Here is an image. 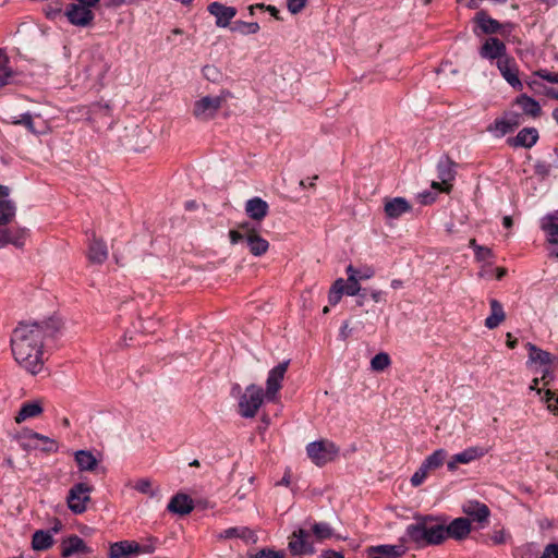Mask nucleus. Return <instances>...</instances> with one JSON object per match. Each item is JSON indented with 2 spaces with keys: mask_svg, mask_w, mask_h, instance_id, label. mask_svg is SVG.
<instances>
[{
  "mask_svg": "<svg viewBox=\"0 0 558 558\" xmlns=\"http://www.w3.org/2000/svg\"><path fill=\"white\" fill-rule=\"evenodd\" d=\"M61 328L58 319L41 323H21L13 330L11 349L16 363L32 375L44 367V338H54Z\"/></svg>",
  "mask_w": 558,
  "mask_h": 558,
  "instance_id": "1",
  "label": "nucleus"
},
{
  "mask_svg": "<svg viewBox=\"0 0 558 558\" xmlns=\"http://www.w3.org/2000/svg\"><path fill=\"white\" fill-rule=\"evenodd\" d=\"M444 524L433 515H420L408 525L405 536L417 547L440 545L444 542Z\"/></svg>",
  "mask_w": 558,
  "mask_h": 558,
  "instance_id": "2",
  "label": "nucleus"
},
{
  "mask_svg": "<svg viewBox=\"0 0 558 558\" xmlns=\"http://www.w3.org/2000/svg\"><path fill=\"white\" fill-rule=\"evenodd\" d=\"M265 398V392L262 387L254 384L247 386L239 400L240 415L245 418L254 417Z\"/></svg>",
  "mask_w": 558,
  "mask_h": 558,
  "instance_id": "3",
  "label": "nucleus"
},
{
  "mask_svg": "<svg viewBox=\"0 0 558 558\" xmlns=\"http://www.w3.org/2000/svg\"><path fill=\"white\" fill-rule=\"evenodd\" d=\"M230 95V92L222 90L219 96L201 98L194 104L193 116L199 121L213 119Z\"/></svg>",
  "mask_w": 558,
  "mask_h": 558,
  "instance_id": "4",
  "label": "nucleus"
},
{
  "mask_svg": "<svg viewBox=\"0 0 558 558\" xmlns=\"http://www.w3.org/2000/svg\"><path fill=\"white\" fill-rule=\"evenodd\" d=\"M306 453L314 464L323 466L335 460L339 453V448L332 441L322 439L310 442L306 446Z\"/></svg>",
  "mask_w": 558,
  "mask_h": 558,
  "instance_id": "5",
  "label": "nucleus"
},
{
  "mask_svg": "<svg viewBox=\"0 0 558 558\" xmlns=\"http://www.w3.org/2000/svg\"><path fill=\"white\" fill-rule=\"evenodd\" d=\"M92 490L93 487L86 483H77L73 485L66 497L69 509L75 514L85 512L87 504L90 501Z\"/></svg>",
  "mask_w": 558,
  "mask_h": 558,
  "instance_id": "6",
  "label": "nucleus"
},
{
  "mask_svg": "<svg viewBox=\"0 0 558 558\" xmlns=\"http://www.w3.org/2000/svg\"><path fill=\"white\" fill-rule=\"evenodd\" d=\"M457 163L448 156H442L437 163V173L440 182L433 181L432 187L444 193H449L452 189V182L456 179Z\"/></svg>",
  "mask_w": 558,
  "mask_h": 558,
  "instance_id": "7",
  "label": "nucleus"
},
{
  "mask_svg": "<svg viewBox=\"0 0 558 558\" xmlns=\"http://www.w3.org/2000/svg\"><path fill=\"white\" fill-rule=\"evenodd\" d=\"M290 360L283 361L279 363L277 366L271 368L268 373V377L266 380V391L265 397L268 401H275L277 398V393L282 387V381L287 369L289 367Z\"/></svg>",
  "mask_w": 558,
  "mask_h": 558,
  "instance_id": "8",
  "label": "nucleus"
},
{
  "mask_svg": "<svg viewBox=\"0 0 558 558\" xmlns=\"http://www.w3.org/2000/svg\"><path fill=\"white\" fill-rule=\"evenodd\" d=\"M478 53L481 58L489 60V61H500V59H504L508 57L507 53V47L502 40H500L497 37H488L484 40L483 45L481 46Z\"/></svg>",
  "mask_w": 558,
  "mask_h": 558,
  "instance_id": "9",
  "label": "nucleus"
},
{
  "mask_svg": "<svg viewBox=\"0 0 558 558\" xmlns=\"http://www.w3.org/2000/svg\"><path fill=\"white\" fill-rule=\"evenodd\" d=\"M64 15L72 25L78 27L89 26L95 17V14L90 9L77 3L69 4L65 9Z\"/></svg>",
  "mask_w": 558,
  "mask_h": 558,
  "instance_id": "10",
  "label": "nucleus"
},
{
  "mask_svg": "<svg viewBox=\"0 0 558 558\" xmlns=\"http://www.w3.org/2000/svg\"><path fill=\"white\" fill-rule=\"evenodd\" d=\"M496 66L510 86L518 90L523 88V84L519 78V68L513 57L508 56L500 59V61L496 62Z\"/></svg>",
  "mask_w": 558,
  "mask_h": 558,
  "instance_id": "11",
  "label": "nucleus"
},
{
  "mask_svg": "<svg viewBox=\"0 0 558 558\" xmlns=\"http://www.w3.org/2000/svg\"><path fill=\"white\" fill-rule=\"evenodd\" d=\"M308 533L303 529L294 531L289 537L288 547L290 553L294 556L313 555L315 547L308 542Z\"/></svg>",
  "mask_w": 558,
  "mask_h": 558,
  "instance_id": "12",
  "label": "nucleus"
},
{
  "mask_svg": "<svg viewBox=\"0 0 558 558\" xmlns=\"http://www.w3.org/2000/svg\"><path fill=\"white\" fill-rule=\"evenodd\" d=\"M463 513L473 522H476L484 527L488 523V519L490 517L489 508L477 500H466L462 505Z\"/></svg>",
  "mask_w": 558,
  "mask_h": 558,
  "instance_id": "13",
  "label": "nucleus"
},
{
  "mask_svg": "<svg viewBox=\"0 0 558 558\" xmlns=\"http://www.w3.org/2000/svg\"><path fill=\"white\" fill-rule=\"evenodd\" d=\"M444 541L447 537L454 539H464L471 532V521L468 518H457L452 520L447 526L444 525Z\"/></svg>",
  "mask_w": 558,
  "mask_h": 558,
  "instance_id": "14",
  "label": "nucleus"
},
{
  "mask_svg": "<svg viewBox=\"0 0 558 558\" xmlns=\"http://www.w3.org/2000/svg\"><path fill=\"white\" fill-rule=\"evenodd\" d=\"M538 137V131L535 128H524L515 136L508 137L507 144L513 148H531L537 143Z\"/></svg>",
  "mask_w": 558,
  "mask_h": 558,
  "instance_id": "15",
  "label": "nucleus"
},
{
  "mask_svg": "<svg viewBox=\"0 0 558 558\" xmlns=\"http://www.w3.org/2000/svg\"><path fill=\"white\" fill-rule=\"evenodd\" d=\"M27 235V230L24 228H7L0 227V247L8 244H13L16 247H22Z\"/></svg>",
  "mask_w": 558,
  "mask_h": 558,
  "instance_id": "16",
  "label": "nucleus"
},
{
  "mask_svg": "<svg viewBox=\"0 0 558 558\" xmlns=\"http://www.w3.org/2000/svg\"><path fill=\"white\" fill-rule=\"evenodd\" d=\"M208 11L216 17V25L218 27H227L230 25L231 20L236 15V9L227 7L219 2H213L208 5Z\"/></svg>",
  "mask_w": 558,
  "mask_h": 558,
  "instance_id": "17",
  "label": "nucleus"
},
{
  "mask_svg": "<svg viewBox=\"0 0 558 558\" xmlns=\"http://www.w3.org/2000/svg\"><path fill=\"white\" fill-rule=\"evenodd\" d=\"M411 210L412 206L404 197H393L385 201L384 211L387 218L398 219Z\"/></svg>",
  "mask_w": 558,
  "mask_h": 558,
  "instance_id": "18",
  "label": "nucleus"
},
{
  "mask_svg": "<svg viewBox=\"0 0 558 558\" xmlns=\"http://www.w3.org/2000/svg\"><path fill=\"white\" fill-rule=\"evenodd\" d=\"M88 554L90 549L86 546L83 538L77 535H71L64 538L61 543V556L68 558L75 554Z\"/></svg>",
  "mask_w": 558,
  "mask_h": 558,
  "instance_id": "19",
  "label": "nucleus"
},
{
  "mask_svg": "<svg viewBox=\"0 0 558 558\" xmlns=\"http://www.w3.org/2000/svg\"><path fill=\"white\" fill-rule=\"evenodd\" d=\"M194 509V502L186 494L174 495L167 506V510L171 513L185 515L192 512Z\"/></svg>",
  "mask_w": 558,
  "mask_h": 558,
  "instance_id": "20",
  "label": "nucleus"
},
{
  "mask_svg": "<svg viewBox=\"0 0 558 558\" xmlns=\"http://www.w3.org/2000/svg\"><path fill=\"white\" fill-rule=\"evenodd\" d=\"M268 210L267 202L260 197L250 198L245 203V213L252 220L262 221L268 215Z\"/></svg>",
  "mask_w": 558,
  "mask_h": 558,
  "instance_id": "21",
  "label": "nucleus"
},
{
  "mask_svg": "<svg viewBox=\"0 0 558 558\" xmlns=\"http://www.w3.org/2000/svg\"><path fill=\"white\" fill-rule=\"evenodd\" d=\"M141 553V546L134 541H122L110 546V558H128L131 554Z\"/></svg>",
  "mask_w": 558,
  "mask_h": 558,
  "instance_id": "22",
  "label": "nucleus"
},
{
  "mask_svg": "<svg viewBox=\"0 0 558 558\" xmlns=\"http://www.w3.org/2000/svg\"><path fill=\"white\" fill-rule=\"evenodd\" d=\"M44 412L43 402L40 400H34L24 402L21 405L20 411L15 416V422L21 424L22 422L39 416Z\"/></svg>",
  "mask_w": 558,
  "mask_h": 558,
  "instance_id": "23",
  "label": "nucleus"
},
{
  "mask_svg": "<svg viewBox=\"0 0 558 558\" xmlns=\"http://www.w3.org/2000/svg\"><path fill=\"white\" fill-rule=\"evenodd\" d=\"M474 22L483 34L493 35L498 33L501 28V24L497 20L488 16L483 10L475 14Z\"/></svg>",
  "mask_w": 558,
  "mask_h": 558,
  "instance_id": "24",
  "label": "nucleus"
},
{
  "mask_svg": "<svg viewBox=\"0 0 558 558\" xmlns=\"http://www.w3.org/2000/svg\"><path fill=\"white\" fill-rule=\"evenodd\" d=\"M88 259L93 264H102L108 258V248L102 240L93 238L88 246Z\"/></svg>",
  "mask_w": 558,
  "mask_h": 558,
  "instance_id": "25",
  "label": "nucleus"
},
{
  "mask_svg": "<svg viewBox=\"0 0 558 558\" xmlns=\"http://www.w3.org/2000/svg\"><path fill=\"white\" fill-rule=\"evenodd\" d=\"M489 305L490 315L485 319V327L488 329H495L506 319V314L498 300L492 299L489 301Z\"/></svg>",
  "mask_w": 558,
  "mask_h": 558,
  "instance_id": "26",
  "label": "nucleus"
},
{
  "mask_svg": "<svg viewBox=\"0 0 558 558\" xmlns=\"http://www.w3.org/2000/svg\"><path fill=\"white\" fill-rule=\"evenodd\" d=\"M541 228L550 244H558V216L556 214L546 215L541 221Z\"/></svg>",
  "mask_w": 558,
  "mask_h": 558,
  "instance_id": "27",
  "label": "nucleus"
},
{
  "mask_svg": "<svg viewBox=\"0 0 558 558\" xmlns=\"http://www.w3.org/2000/svg\"><path fill=\"white\" fill-rule=\"evenodd\" d=\"M89 120L94 124H99V120H102L101 125L110 126L112 124L110 106L101 104L93 105L90 109Z\"/></svg>",
  "mask_w": 558,
  "mask_h": 558,
  "instance_id": "28",
  "label": "nucleus"
},
{
  "mask_svg": "<svg viewBox=\"0 0 558 558\" xmlns=\"http://www.w3.org/2000/svg\"><path fill=\"white\" fill-rule=\"evenodd\" d=\"M515 102L521 107L523 113L527 117L535 119L542 114V108L539 104L534 98L525 94L520 95Z\"/></svg>",
  "mask_w": 558,
  "mask_h": 558,
  "instance_id": "29",
  "label": "nucleus"
},
{
  "mask_svg": "<svg viewBox=\"0 0 558 558\" xmlns=\"http://www.w3.org/2000/svg\"><path fill=\"white\" fill-rule=\"evenodd\" d=\"M526 347L529 349L530 362L538 363L543 366H550L554 363L555 356L549 352L542 350L530 342L526 344Z\"/></svg>",
  "mask_w": 558,
  "mask_h": 558,
  "instance_id": "30",
  "label": "nucleus"
},
{
  "mask_svg": "<svg viewBox=\"0 0 558 558\" xmlns=\"http://www.w3.org/2000/svg\"><path fill=\"white\" fill-rule=\"evenodd\" d=\"M225 538H241L245 543H256L257 536L254 531L246 526L229 527L221 534Z\"/></svg>",
  "mask_w": 558,
  "mask_h": 558,
  "instance_id": "31",
  "label": "nucleus"
},
{
  "mask_svg": "<svg viewBox=\"0 0 558 558\" xmlns=\"http://www.w3.org/2000/svg\"><path fill=\"white\" fill-rule=\"evenodd\" d=\"M246 245L252 255L259 257L269 250V242L262 238L259 233H253L247 238Z\"/></svg>",
  "mask_w": 558,
  "mask_h": 558,
  "instance_id": "32",
  "label": "nucleus"
},
{
  "mask_svg": "<svg viewBox=\"0 0 558 558\" xmlns=\"http://www.w3.org/2000/svg\"><path fill=\"white\" fill-rule=\"evenodd\" d=\"M75 462L80 471H94L98 465V460L88 450H78L75 452Z\"/></svg>",
  "mask_w": 558,
  "mask_h": 558,
  "instance_id": "33",
  "label": "nucleus"
},
{
  "mask_svg": "<svg viewBox=\"0 0 558 558\" xmlns=\"http://www.w3.org/2000/svg\"><path fill=\"white\" fill-rule=\"evenodd\" d=\"M53 545L50 531L38 530L33 534L32 547L34 550H47Z\"/></svg>",
  "mask_w": 558,
  "mask_h": 558,
  "instance_id": "34",
  "label": "nucleus"
},
{
  "mask_svg": "<svg viewBox=\"0 0 558 558\" xmlns=\"http://www.w3.org/2000/svg\"><path fill=\"white\" fill-rule=\"evenodd\" d=\"M16 215V205L12 199L0 201V227H5L13 221Z\"/></svg>",
  "mask_w": 558,
  "mask_h": 558,
  "instance_id": "35",
  "label": "nucleus"
},
{
  "mask_svg": "<svg viewBox=\"0 0 558 558\" xmlns=\"http://www.w3.org/2000/svg\"><path fill=\"white\" fill-rule=\"evenodd\" d=\"M485 454V450L481 447H469L462 452L456 453L454 461L461 464H468L476 459L482 458Z\"/></svg>",
  "mask_w": 558,
  "mask_h": 558,
  "instance_id": "36",
  "label": "nucleus"
},
{
  "mask_svg": "<svg viewBox=\"0 0 558 558\" xmlns=\"http://www.w3.org/2000/svg\"><path fill=\"white\" fill-rule=\"evenodd\" d=\"M348 281L344 282V293L348 295H356L361 290V286L357 281V269L352 265L347 267Z\"/></svg>",
  "mask_w": 558,
  "mask_h": 558,
  "instance_id": "37",
  "label": "nucleus"
},
{
  "mask_svg": "<svg viewBox=\"0 0 558 558\" xmlns=\"http://www.w3.org/2000/svg\"><path fill=\"white\" fill-rule=\"evenodd\" d=\"M28 438L29 439H37L41 442V446H34L35 449L39 448L40 450L45 451V452H57L58 449H59V446H58V442L52 439V438H49L48 436H45V435H41L39 433H36V432H29L28 434Z\"/></svg>",
  "mask_w": 558,
  "mask_h": 558,
  "instance_id": "38",
  "label": "nucleus"
},
{
  "mask_svg": "<svg viewBox=\"0 0 558 558\" xmlns=\"http://www.w3.org/2000/svg\"><path fill=\"white\" fill-rule=\"evenodd\" d=\"M446 457H447L446 450H444V449L435 450L432 454H429L428 457L425 458L422 465L427 471L436 470L444 464Z\"/></svg>",
  "mask_w": 558,
  "mask_h": 558,
  "instance_id": "39",
  "label": "nucleus"
},
{
  "mask_svg": "<svg viewBox=\"0 0 558 558\" xmlns=\"http://www.w3.org/2000/svg\"><path fill=\"white\" fill-rule=\"evenodd\" d=\"M373 553L381 554L386 558H399L405 553L403 545H379L372 547Z\"/></svg>",
  "mask_w": 558,
  "mask_h": 558,
  "instance_id": "40",
  "label": "nucleus"
},
{
  "mask_svg": "<svg viewBox=\"0 0 558 558\" xmlns=\"http://www.w3.org/2000/svg\"><path fill=\"white\" fill-rule=\"evenodd\" d=\"M231 32L239 33L241 35H251L259 32V24L256 22H244L238 20L230 26Z\"/></svg>",
  "mask_w": 558,
  "mask_h": 558,
  "instance_id": "41",
  "label": "nucleus"
},
{
  "mask_svg": "<svg viewBox=\"0 0 558 558\" xmlns=\"http://www.w3.org/2000/svg\"><path fill=\"white\" fill-rule=\"evenodd\" d=\"M487 131L495 134L497 137H501L512 131V128L508 124L505 118L496 119L492 124L487 126Z\"/></svg>",
  "mask_w": 558,
  "mask_h": 558,
  "instance_id": "42",
  "label": "nucleus"
},
{
  "mask_svg": "<svg viewBox=\"0 0 558 558\" xmlns=\"http://www.w3.org/2000/svg\"><path fill=\"white\" fill-rule=\"evenodd\" d=\"M344 293V280L337 279L331 286L328 294V301L331 305H336L340 302L342 294Z\"/></svg>",
  "mask_w": 558,
  "mask_h": 558,
  "instance_id": "43",
  "label": "nucleus"
},
{
  "mask_svg": "<svg viewBox=\"0 0 558 558\" xmlns=\"http://www.w3.org/2000/svg\"><path fill=\"white\" fill-rule=\"evenodd\" d=\"M510 535L506 532L505 529L496 530L492 534L487 535L484 539L486 545H504L507 543Z\"/></svg>",
  "mask_w": 558,
  "mask_h": 558,
  "instance_id": "44",
  "label": "nucleus"
},
{
  "mask_svg": "<svg viewBox=\"0 0 558 558\" xmlns=\"http://www.w3.org/2000/svg\"><path fill=\"white\" fill-rule=\"evenodd\" d=\"M390 363V356L385 352H380L371 360V367L373 371L381 372L386 369Z\"/></svg>",
  "mask_w": 558,
  "mask_h": 558,
  "instance_id": "45",
  "label": "nucleus"
},
{
  "mask_svg": "<svg viewBox=\"0 0 558 558\" xmlns=\"http://www.w3.org/2000/svg\"><path fill=\"white\" fill-rule=\"evenodd\" d=\"M542 401L546 403L547 410L558 415V396L550 389H546L542 396Z\"/></svg>",
  "mask_w": 558,
  "mask_h": 558,
  "instance_id": "46",
  "label": "nucleus"
},
{
  "mask_svg": "<svg viewBox=\"0 0 558 558\" xmlns=\"http://www.w3.org/2000/svg\"><path fill=\"white\" fill-rule=\"evenodd\" d=\"M313 533L318 541H323L332 536V529L325 522L315 523L313 525Z\"/></svg>",
  "mask_w": 558,
  "mask_h": 558,
  "instance_id": "47",
  "label": "nucleus"
},
{
  "mask_svg": "<svg viewBox=\"0 0 558 558\" xmlns=\"http://www.w3.org/2000/svg\"><path fill=\"white\" fill-rule=\"evenodd\" d=\"M132 487L141 494L154 497L156 492L153 489V483L149 478L137 480Z\"/></svg>",
  "mask_w": 558,
  "mask_h": 558,
  "instance_id": "48",
  "label": "nucleus"
},
{
  "mask_svg": "<svg viewBox=\"0 0 558 558\" xmlns=\"http://www.w3.org/2000/svg\"><path fill=\"white\" fill-rule=\"evenodd\" d=\"M12 124L24 125L31 133H37L34 125L33 116L29 112L23 113L20 118H14Z\"/></svg>",
  "mask_w": 558,
  "mask_h": 558,
  "instance_id": "49",
  "label": "nucleus"
},
{
  "mask_svg": "<svg viewBox=\"0 0 558 558\" xmlns=\"http://www.w3.org/2000/svg\"><path fill=\"white\" fill-rule=\"evenodd\" d=\"M248 558H286V556L281 551L264 548L256 554L251 555Z\"/></svg>",
  "mask_w": 558,
  "mask_h": 558,
  "instance_id": "50",
  "label": "nucleus"
},
{
  "mask_svg": "<svg viewBox=\"0 0 558 558\" xmlns=\"http://www.w3.org/2000/svg\"><path fill=\"white\" fill-rule=\"evenodd\" d=\"M429 471H427L422 464L421 466L418 468V470L412 475L411 477V484L412 486L414 487H417L420 486L424 481L425 478L427 477V474H428Z\"/></svg>",
  "mask_w": 558,
  "mask_h": 558,
  "instance_id": "51",
  "label": "nucleus"
},
{
  "mask_svg": "<svg viewBox=\"0 0 558 558\" xmlns=\"http://www.w3.org/2000/svg\"><path fill=\"white\" fill-rule=\"evenodd\" d=\"M307 0H287V7L290 13L298 14L306 5Z\"/></svg>",
  "mask_w": 558,
  "mask_h": 558,
  "instance_id": "52",
  "label": "nucleus"
},
{
  "mask_svg": "<svg viewBox=\"0 0 558 558\" xmlns=\"http://www.w3.org/2000/svg\"><path fill=\"white\" fill-rule=\"evenodd\" d=\"M536 74L544 81H547L553 84H558V72H549L547 70H539L536 72Z\"/></svg>",
  "mask_w": 558,
  "mask_h": 558,
  "instance_id": "53",
  "label": "nucleus"
},
{
  "mask_svg": "<svg viewBox=\"0 0 558 558\" xmlns=\"http://www.w3.org/2000/svg\"><path fill=\"white\" fill-rule=\"evenodd\" d=\"M475 257L478 260H486L493 256V252L489 247L486 246H476Z\"/></svg>",
  "mask_w": 558,
  "mask_h": 558,
  "instance_id": "54",
  "label": "nucleus"
},
{
  "mask_svg": "<svg viewBox=\"0 0 558 558\" xmlns=\"http://www.w3.org/2000/svg\"><path fill=\"white\" fill-rule=\"evenodd\" d=\"M539 558H558V544H548Z\"/></svg>",
  "mask_w": 558,
  "mask_h": 558,
  "instance_id": "55",
  "label": "nucleus"
},
{
  "mask_svg": "<svg viewBox=\"0 0 558 558\" xmlns=\"http://www.w3.org/2000/svg\"><path fill=\"white\" fill-rule=\"evenodd\" d=\"M505 120L508 122V124L512 128V130L520 125V114L517 112H507L504 116Z\"/></svg>",
  "mask_w": 558,
  "mask_h": 558,
  "instance_id": "56",
  "label": "nucleus"
},
{
  "mask_svg": "<svg viewBox=\"0 0 558 558\" xmlns=\"http://www.w3.org/2000/svg\"><path fill=\"white\" fill-rule=\"evenodd\" d=\"M554 378V373L550 369V366H544L541 371V380L543 381V386L547 387L550 384V380Z\"/></svg>",
  "mask_w": 558,
  "mask_h": 558,
  "instance_id": "57",
  "label": "nucleus"
},
{
  "mask_svg": "<svg viewBox=\"0 0 558 558\" xmlns=\"http://www.w3.org/2000/svg\"><path fill=\"white\" fill-rule=\"evenodd\" d=\"M238 230L243 233V236H245V242L251 234L258 233L257 230L251 225V222L240 223Z\"/></svg>",
  "mask_w": 558,
  "mask_h": 558,
  "instance_id": "58",
  "label": "nucleus"
},
{
  "mask_svg": "<svg viewBox=\"0 0 558 558\" xmlns=\"http://www.w3.org/2000/svg\"><path fill=\"white\" fill-rule=\"evenodd\" d=\"M229 239L232 244H236L241 241H245V236H243V233L239 230H230Z\"/></svg>",
  "mask_w": 558,
  "mask_h": 558,
  "instance_id": "59",
  "label": "nucleus"
},
{
  "mask_svg": "<svg viewBox=\"0 0 558 558\" xmlns=\"http://www.w3.org/2000/svg\"><path fill=\"white\" fill-rule=\"evenodd\" d=\"M322 558H344L341 551H337L333 549H326L322 551Z\"/></svg>",
  "mask_w": 558,
  "mask_h": 558,
  "instance_id": "60",
  "label": "nucleus"
},
{
  "mask_svg": "<svg viewBox=\"0 0 558 558\" xmlns=\"http://www.w3.org/2000/svg\"><path fill=\"white\" fill-rule=\"evenodd\" d=\"M13 72L11 69L1 65L0 66V78L5 82V85L9 83V80L12 77Z\"/></svg>",
  "mask_w": 558,
  "mask_h": 558,
  "instance_id": "61",
  "label": "nucleus"
},
{
  "mask_svg": "<svg viewBox=\"0 0 558 558\" xmlns=\"http://www.w3.org/2000/svg\"><path fill=\"white\" fill-rule=\"evenodd\" d=\"M375 271L373 268L371 267H366L365 269L363 270H357V280L359 279H369L374 276Z\"/></svg>",
  "mask_w": 558,
  "mask_h": 558,
  "instance_id": "62",
  "label": "nucleus"
},
{
  "mask_svg": "<svg viewBox=\"0 0 558 558\" xmlns=\"http://www.w3.org/2000/svg\"><path fill=\"white\" fill-rule=\"evenodd\" d=\"M539 381H541V379L538 377H535L532 380V384L530 385V390L535 391L537 395H542V392H544L546 390L545 387L538 388Z\"/></svg>",
  "mask_w": 558,
  "mask_h": 558,
  "instance_id": "63",
  "label": "nucleus"
},
{
  "mask_svg": "<svg viewBox=\"0 0 558 558\" xmlns=\"http://www.w3.org/2000/svg\"><path fill=\"white\" fill-rule=\"evenodd\" d=\"M100 0H77V4L84 5L92 10V8L96 7Z\"/></svg>",
  "mask_w": 558,
  "mask_h": 558,
  "instance_id": "64",
  "label": "nucleus"
}]
</instances>
